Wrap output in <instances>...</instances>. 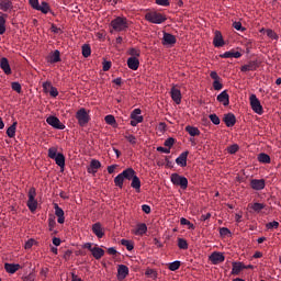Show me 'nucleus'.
<instances>
[{
  "instance_id": "obj_1",
  "label": "nucleus",
  "mask_w": 281,
  "mask_h": 281,
  "mask_svg": "<svg viewBox=\"0 0 281 281\" xmlns=\"http://www.w3.org/2000/svg\"><path fill=\"white\" fill-rule=\"evenodd\" d=\"M48 157L49 159H54L55 164L65 170V155L63 153H58V147H50L48 149Z\"/></svg>"
},
{
  "instance_id": "obj_2",
  "label": "nucleus",
  "mask_w": 281,
  "mask_h": 281,
  "mask_svg": "<svg viewBox=\"0 0 281 281\" xmlns=\"http://www.w3.org/2000/svg\"><path fill=\"white\" fill-rule=\"evenodd\" d=\"M133 175H134L133 168L125 169L123 172L119 173L114 178V186H116V188H124V179H126L127 181H131V179L133 178Z\"/></svg>"
},
{
  "instance_id": "obj_3",
  "label": "nucleus",
  "mask_w": 281,
  "mask_h": 281,
  "mask_svg": "<svg viewBox=\"0 0 281 281\" xmlns=\"http://www.w3.org/2000/svg\"><path fill=\"white\" fill-rule=\"evenodd\" d=\"M111 27L114 32H126V30H128V20L126 18L117 16L111 21Z\"/></svg>"
},
{
  "instance_id": "obj_4",
  "label": "nucleus",
  "mask_w": 281,
  "mask_h": 281,
  "mask_svg": "<svg viewBox=\"0 0 281 281\" xmlns=\"http://www.w3.org/2000/svg\"><path fill=\"white\" fill-rule=\"evenodd\" d=\"M146 21L148 23H154L155 25H161L166 21V15L157 12V11H151L145 14Z\"/></svg>"
},
{
  "instance_id": "obj_5",
  "label": "nucleus",
  "mask_w": 281,
  "mask_h": 281,
  "mask_svg": "<svg viewBox=\"0 0 281 281\" xmlns=\"http://www.w3.org/2000/svg\"><path fill=\"white\" fill-rule=\"evenodd\" d=\"M170 181L172 186H177L178 188H181L182 190L188 189V178L179 175V173H171Z\"/></svg>"
},
{
  "instance_id": "obj_6",
  "label": "nucleus",
  "mask_w": 281,
  "mask_h": 281,
  "mask_svg": "<svg viewBox=\"0 0 281 281\" xmlns=\"http://www.w3.org/2000/svg\"><path fill=\"white\" fill-rule=\"evenodd\" d=\"M29 200H27V207L31 212H36V209L38 207V201H36V189L35 188H31L29 190Z\"/></svg>"
},
{
  "instance_id": "obj_7",
  "label": "nucleus",
  "mask_w": 281,
  "mask_h": 281,
  "mask_svg": "<svg viewBox=\"0 0 281 281\" xmlns=\"http://www.w3.org/2000/svg\"><path fill=\"white\" fill-rule=\"evenodd\" d=\"M249 100H250V106L252 111L257 113V115H262L263 113L262 104L260 103V100L258 99V97H256V94H251L249 97Z\"/></svg>"
},
{
  "instance_id": "obj_8",
  "label": "nucleus",
  "mask_w": 281,
  "mask_h": 281,
  "mask_svg": "<svg viewBox=\"0 0 281 281\" xmlns=\"http://www.w3.org/2000/svg\"><path fill=\"white\" fill-rule=\"evenodd\" d=\"M144 122V116H142V110L135 109L131 113V126H137V124H142Z\"/></svg>"
},
{
  "instance_id": "obj_9",
  "label": "nucleus",
  "mask_w": 281,
  "mask_h": 281,
  "mask_svg": "<svg viewBox=\"0 0 281 281\" xmlns=\"http://www.w3.org/2000/svg\"><path fill=\"white\" fill-rule=\"evenodd\" d=\"M76 119L78 120L80 126H85L86 124H89V114L87 113V110L85 108H81L76 113Z\"/></svg>"
},
{
  "instance_id": "obj_10",
  "label": "nucleus",
  "mask_w": 281,
  "mask_h": 281,
  "mask_svg": "<svg viewBox=\"0 0 281 281\" xmlns=\"http://www.w3.org/2000/svg\"><path fill=\"white\" fill-rule=\"evenodd\" d=\"M46 123L53 128H57V131H65V124H61L60 120L56 116H48Z\"/></svg>"
},
{
  "instance_id": "obj_11",
  "label": "nucleus",
  "mask_w": 281,
  "mask_h": 281,
  "mask_svg": "<svg viewBox=\"0 0 281 281\" xmlns=\"http://www.w3.org/2000/svg\"><path fill=\"white\" fill-rule=\"evenodd\" d=\"M209 260L212 265H221V262H225V255L223 252L214 251L210 257Z\"/></svg>"
},
{
  "instance_id": "obj_12",
  "label": "nucleus",
  "mask_w": 281,
  "mask_h": 281,
  "mask_svg": "<svg viewBox=\"0 0 281 281\" xmlns=\"http://www.w3.org/2000/svg\"><path fill=\"white\" fill-rule=\"evenodd\" d=\"M148 232V226L144 223H138L134 229H132V234L135 236H144Z\"/></svg>"
},
{
  "instance_id": "obj_13",
  "label": "nucleus",
  "mask_w": 281,
  "mask_h": 281,
  "mask_svg": "<svg viewBox=\"0 0 281 281\" xmlns=\"http://www.w3.org/2000/svg\"><path fill=\"white\" fill-rule=\"evenodd\" d=\"M128 276V267L124 265H119L117 267V274L116 278L117 280H126V277Z\"/></svg>"
},
{
  "instance_id": "obj_14",
  "label": "nucleus",
  "mask_w": 281,
  "mask_h": 281,
  "mask_svg": "<svg viewBox=\"0 0 281 281\" xmlns=\"http://www.w3.org/2000/svg\"><path fill=\"white\" fill-rule=\"evenodd\" d=\"M217 102L223 104V106H229V94L227 93V90L222 91L217 95Z\"/></svg>"
},
{
  "instance_id": "obj_15",
  "label": "nucleus",
  "mask_w": 281,
  "mask_h": 281,
  "mask_svg": "<svg viewBox=\"0 0 281 281\" xmlns=\"http://www.w3.org/2000/svg\"><path fill=\"white\" fill-rule=\"evenodd\" d=\"M99 168H102V164L100 162V160L92 159L90 161V166L88 167V172L90 175H95V172H98Z\"/></svg>"
},
{
  "instance_id": "obj_16",
  "label": "nucleus",
  "mask_w": 281,
  "mask_h": 281,
  "mask_svg": "<svg viewBox=\"0 0 281 281\" xmlns=\"http://www.w3.org/2000/svg\"><path fill=\"white\" fill-rule=\"evenodd\" d=\"M92 232L97 236V238H103L104 237V228H102V224H100V222L94 223L92 225Z\"/></svg>"
},
{
  "instance_id": "obj_17",
  "label": "nucleus",
  "mask_w": 281,
  "mask_h": 281,
  "mask_svg": "<svg viewBox=\"0 0 281 281\" xmlns=\"http://www.w3.org/2000/svg\"><path fill=\"white\" fill-rule=\"evenodd\" d=\"M188 155L189 151H183L177 159L176 164L181 168H186L188 166Z\"/></svg>"
},
{
  "instance_id": "obj_18",
  "label": "nucleus",
  "mask_w": 281,
  "mask_h": 281,
  "mask_svg": "<svg viewBox=\"0 0 281 281\" xmlns=\"http://www.w3.org/2000/svg\"><path fill=\"white\" fill-rule=\"evenodd\" d=\"M54 209H55V216L58 217L57 223L63 225V223H65V211H63L60 206H58V204H54Z\"/></svg>"
},
{
  "instance_id": "obj_19",
  "label": "nucleus",
  "mask_w": 281,
  "mask_h": 281,
  "mask_svg": "<svg viewBox=\"0 0 281 281\" xmlns=\"http://www.w3.org/2000/svg\"><path fill=\"white\" fill-rule=\"evenodd\" d=\"M127 67L132 69V71H137V69H139V59L137 57H130L127 59Z\"/></svg>"
},
{
  "instance_id": "obj_20",
  "label": "nucleus",
  "mask_w": 281,
  "mask_h": 281,
  "mask_svg": "<svg viewBox=\"0 0 281 281\" xmlns=\"http://www.w3.org/2000/svg\"><path fill=\"white\" fill-rule=\"evenodd\" d=\"M132 183L131 187L136 190V192H139V190H142V181L139 180V177H137V175H135V170L134 173L131 178Z\"/></svg>"
},
{
  "instance_id": "obj_21",
  "label": "nucleus",
  "mask_w": 281,
  "mask_h": 281,
  "mask_svg": "<svg viewBox=\"0 0 281 281\" xmlns=\"http://www.w3.org/2000/svg\"><path fill=\"white\" fill-rule=\"evenodd\" d=\"M177 43V37L170 33H164L162 45H175Z\"/></svg>"
},
{
  "instance_id": "obj_22",
  "label": "nucleus",
  "mask_w": 281,
  "mask_h": 281,
  "mask_svg": "<svg viewBox=\"0 0 281 281\" xmlns=\"http://www.w3.org/2000/svg\"><path fill=\"white\" fill-rule=\"evenodd\" d=\"M170 95L175 103L181 104V90L173 87L171 88Z\"/></svg>"
},
{
  "instance_id": "obj_23",
  "label": "nucleus",
  "mask_w": 281,
  "mask_h": 281,
  "mask_svg": "<svg viewBox=\"0 0 281 281\" xmlns=\"http://www.w3.org/2000/svg\"><path fill=\"white\" fill-rule=\"evenodd\" d=\"M0 67L7 74V76H10L12 74V69L10 68V63L8 61V58L2 57L0 59Z\"/></svg>"
},
{
  "instance_id": "obj_24",
  "label": "nucleus",
  "mask_w": 281,
  "mask_h": 281,
  "mask_svg": "<svg viewBox=\"0 0 281 281\" xmlns=\"http://www.w3.org/2000/svg\"><path fill=\"white\" fill-rule=\"evenodd\" d=\"M213 45H214V47H223V45H225V41L223 40V35L218 31L215 32V36H214V40H213Z\"/></svg>"
},
{
  "instance_id": "obj_25",
  "label": "nucleus",
  "mask_w": 281,
  "mask_h": 281,
  "mask_svg": "<svg viewBox=\"0 0 281 281\" xmlns=\"http://www.w3.org/2000/svg\"><path fill=\"white\" fill-rule=\"evenodd\" d=\"M252 190H265V180L263 179H254L250 181Z\"/></svg>"
},
{
  "instance_id": "obj_26",
  "label": "nucleus",
  "mask_w": 281,
  "mask_h": 281,
  "mask_svg": "<svg viewBox=\"0 0 281 281\" xmlns=\"http://www.w3.org/2000/svg\"><path fill=\"white\" fill-rule=\"evenodd\" d=\"M4 269L7 273H16L21 269V265L19 263H5Z\"/></svg>"
},
{
  "instance_id": "obj_27",
  "label": "nucleus",
  "mask_w": 281,
  "mask_h": 281,
  "mask_svg": "<svg viewBox=\"0 0 281 281\" xmlns=\"http://www.w3.org/2000/svg\"><path fill=\"white\" fill-rule=\"evenodd\" d=\"M224 122L229 128L236 124V116L233 113H228L224 116Z\"/></svg>"
},
{
  "instance_id": "obj_28",
  "label": "nucleus",
  "mask_w": 281,
  "mask_h": 281,
  "mask_svg": "<svg viewBox=\"0 0 281 281\" xmlns=\"http://www.w3.org/2000/svg\"><path fill=\"white\" fill-rule=\"evenodd\" d=\"M258 69V61H249L241 67V71H256Z\"/></svg>"
},
{
  "instance_id": "obj_29",
  "label": "nucleus",
  "mask_w": 281,
  "mask_h": 281,
  "mask_svg": "<svg viewBox=\"0 0 281 281\" xmlns=\"http://www.w3.org/2000/svg\"><path fill=\"white\" fill-rule=\"evenodd\" d=\"M12 0H0V10L2 12H8V10H12Z\"/></svg>"
},
{
  "instance_id": "obj_30",
  "label": "nucleus",
  "mask_w": 281,
  "mask_h": 281,
  "mask_svg": "<svg viewBox=\"0 0 281 281\" xmlns=\"http://www.w3.org/2000/svg\"><path fill=\"white\" fill-rule=\"evenodd\" d=\"M233 268H232V276H238L240 273V270L243 269V262L240 261H233Z\"/></svg>"
},
{
  "instance_id": "obj_31",
  "label": "nucleus",
  "mask_w": 281,
  "mask_h": 281,
  "mask_svg": "<svg viewBox=\"0 0 281 281\" xmlns=\"http://www.w3.org/2000/svg\"><path fill=\"white\" fill-rule=\"evenodd\" d=\"M91 254L95 260H100V258L104 256V250L100 247H93V249H91Z\"/></svg>"
},
{
  "instance_id": "obj_32",
  "label": "nucleus",
  "mask_w": 281,
  "mask_h": 281,
  "mask_svg": "<svg viewBox=\"0 0 281 281\" xmlns=\"http://www.w3.org/2000/svg\"><path fill=\"white\" fill-rule=\"evenodd\" d=\"M243 54L240 52H225L224 54L220 55L221 58H240Z\"/></svg>"
},
{
  "instance_id": "obj_33",
  "label": "nucleus",
  "mask_w": 281,
  "mask_h": 281,
  "mask_svg": "<svg viewBox=\"0 0 281 281\" xmlns=\"http://www.w3.org/2000/svg\"><path fill=\"white\" fill-rule=\"evenodd\" d=\"M186 131L187 133H189V135H191V137H196V135H201V131L199 130V127L195 126H186Z\"/></svg>"
},
{
  "instance_id": "obj_34",
  "label": "nucleus",
  "mask_w": 281,
  "mask_h": 281,
  "mask_svg": "<svg viewBox=\"0 0 281 281\" xmlns=\"http://www.w3.org/2000/svg\"><path fill=\"white\" fill-rule=\"evenodd\" d=\"M5 21H8V14L2 13L0 15V34H5Z\"/></svg>"
},
{
  "instance_id": "obj_35",
  "label": "nucleus",
  "mask_w": 281,
  "mask_h": 281,
  "mask_svg": "<svg viewBox=\"0 0 281 281\" xmlns=\"http://www.w3.org/2000/svg\"><path fill=\"white\" fill-rule=\"evenodd\" d=\"M49 10V4L46 1L41 2L40 7H37V11L43 14H48Z\"/></svg>"
},
{
  "instance_id": "obj_36",
  "label": "nucleus",
  "mask_w": 281,
  "mask_h": 281,
  "mask_svg": "<svg viewBox=\"0 0 281 281\" xmlns=\"http://www.w3.org/2000/svg\"><path fill=\"white\" fill-rule=\"evenodd\" d=\"M258 161L260 164H271V157L268 154L261 153L258 155Z\"/></svg>"
},
{
  "instance_id": "obj_37",
  "label": "nucleus",
  "mask_w": 281,
  "mask_h": 281,
  "mask_svg": "<svg viewBox=\"0 0 281 281\" xmlns=\"http://www.w3.org/2000/svg\"><path fill=\"white\" fill-rule=\"evenodd\" d=\"M7 135L10 138H12L16 135V122H13V124L8 127Z\"/></svg>"
},
{
  "instance_id": "obj_38",
  "label": "nucleus",
  "mask_w": 281,
  "mask_h": 281,
  "mask_svg": "<svg viewBox=\"0 0 281 281\" xmlns=\"http://www.w3.org/2000/svg\"><path fill=\"white\" fill-rule=\"evenodd\" d=\"M145 276L150 278L151 280H157V270L147 268L145 271Z\"/></svg>"
},
{
  "instance_id": "obj_39",
  "label": "nucleus",
  "mask_w": 281,
  "mask_h": 281,
  "mask_svg": "<svg viewBox=\"0 0 281 281\" xmlns=\"http://www.w3.org/2000/svg\"><path fill=\"white\" fill-rule=\"evenodd\" d=\"M121 245H123V247H126L127 251H133V249H135L133 241H131L128 239H122Z\"/></svg>"
},
{
  "instance_id": "obj_40",
  "label": "nucleus",
  "mask_w": 281,
  "mask_h": 281,
  "mask_svg": "<svg viewBox=\"0 0 281 281\" xmlns=\"http://www.w3.org/2000/svg\"><path fill=\"white\" fill-rule=\"evenodd\" d=\"M49 63H60V52L55 50L50 56H49Z\"/></svg>"
},
{
  "instance_id": "obj_41",
  "label": "nucleus",
  "mask_w": 281,
  "mask_h": 281,
  "mask_svg": "<svg viewBox=\"0 0 281 281\" xmlns=\"http://www.w3.org/2000/svg\"><path fill=\"white\" fill-rule=\"evenodd\" d=\"M82 56L83 58H89V56H91V46H89V44L82 46Z\"/></svg>"
},
{
  "instance_id": "obj_42",
  "label": "nucleus",
  "mask_w": 281,
  "mask_h": 281,
  "mask_svg": "<svg viewBox=\"0 0 281 281\" xmlns=\"http://www.w3.org/2000/svg\"><path fill=\"white\" fill-rule=\"evenodd\" d=\"M180 224L181 225H187L189 229H195L194 224H192L188 218L181 217L180 218Z\"/></svg>"
},
{
  "instance_id": "obj_43",
  "label": "nucleus",
  "mask_w": 281,
  "mask_h": 281,
  "mask_svg": "<svg viewBox=\"0 0 281 281\" xmlns=\"http://www.w3.org/2000/svg\"><path fill=\"white\" fill-rule=\"evenodd\" d=\"M124 137H125V139H126L130 144H132V145L137 144V137H135V135H133V134H125Z\"/></svg>"
},
{
  "instance_id": "obj_44",
  "label": "nucleus",
  "mask_w": 281,
  "mask_h": 281,
  "mask_svg": "<svg viewBox=\"0 0 281 281\" xmlns=\"http://www.w3.org/2000/svg\"><path fill=\"white\" fill-rule=\"evenodd\" d=\"M104 121L106 122V124H110V126H115L116 121H115V116L109 114L104 117Z\"/></svg>"
},
{
  "instance_id": "obj_45",
  "label": "nucleus",
  "mask_w": 281,
  "mask_h": 281,
  "mask_svg": "<svg viewBox=\"0 0 281 281\" xmlns=\"http://www.w3.org/2000/svg\"><path fill=\"white\" fill-rule=\"evenodd\" d=\"M250 207L254 210V212H261V210H265V204L254 203V204H250Z\"/></svg>"
},
{
  "instance_id": "obj_46",
  "label": "nucleus",
  "mask_w": 281,
  "mask_h": 281,
  "mask_svg": "<svg viewBox=\"0 0 281 281\" xmlns=\"http://www.w3.org/2000/svg\"><path fill=\"white\" fill-rule=\"evenodd\" d=\"M178 247L179 249H188V240L178 238Z\"/></svg>"
},
{
  "instance_id": "obj_47",
  "label": "nucleus",
  "mask_w": 281,
  "mask_h": 281,
  "mask_svg": "<svg viewBox=\"0 0 281 281\" xmlns=\"http://www.w3.org/2000/svg\"><path fill=\"white\" fill-rule=\"evenodd\" d=\"M209 119L213 124H215V126H218V124H221V119L216 114L209 115Z\"/></svg>"
},
{
  "instance_id": "obj_48",
  "label": "nucleus",
  "mask_w": 281,
  "mask_h": 281,
  "mask_svg": "<svg viewBox=\"0 0 281 281\" xmlns=\"http://www.w3.org/2000/svg\"><path fill=\"white\" fill-rule=\"evenodd\" d=\"M266 34L269 38H272V41H278V34H276L273 30L271 29L266 30Z\"/></svg>"
},
{
  "instance_id": "obj_49",
  "label": "nucleus",
  "mask_w": 281,
  "mask_h": 281,
  "mask_svg": "<svg viewBox=\"0 0 281 281\" xmlns=\"http://www.w3.org/2000/svg\"><path fill=\"white\" fill-rule=\"evenodd\" d=\"M179 267H181V261H172L169 265V270L170 271H177V269H179Z\"/></svg>"
},
{
  "instance_id": "obj_50",
  "label": "nucleus",
  "mask_w": 281,
  "mask_h": 281,
  "mask_svg": "<svg viewBox=\"0 0 281 281\" xmlns=\"http://www.w3.org/2000/svg\"><path fill=\"white\" fill-rule=\"evenodd\" d=\"M213 89L215 91H221V89H223V83H221V79L213 81Z\"/></svg>"
},
{
  "instance_id": "obj_51",
  "label": "nucleus",
  "mask_w": 281,
  "mask_h": 281,
  "mask_svg": "<svg viewBox=\"0 0 281 281\" xmlns=\"http://www.w3.org/2000/svg\"><path fill=\"white\" fill-rule=\"evenodd\" d=\"M267 229H278L280 227V223L273 221L266 225Z\"/></svg>"
},
{
  "instance_id": "obj_52",
  "label": "nucleus",
  "mask_w": 281,
  "mask_h": 281,
  "mask_svg": "<svg viewBox=\"0 0 281 281\" xmlns=\"http://www.w3.org/2000/svg\"><path fill=\"white\" fill-rule=\"evenodd\" d=\"M42 87H43L45 93H49V91L52 90V88H53L54 86H52V82L46 81V82L43 83Z\"/></svg>"
},
{
  "instance_id": "obj_53",
  "label": "nucleus",
  "mask_w": 281,
  "mask_h": 281,
  "mask_svg": "<svg viewBox=\"0 0 281 281\" xmlns=\"http://www.w3.org/2000/svg\"><path fill=\"white\" fill-rule=\"evenodd\" d=\"M220 235H221V236H232V232H231L229 228H227V227H222V228L220 229Z\"/></svg>"
},
{
  "instance_id": "obj_54",
  "label": "nucleus",
  "mask_w": 281,
  "mask_h": 281,
  "mask_svg": "<svg viewBox=\"0 0 281 281\" xmlns=\"http://www.w3.org/2000/svg\"><path fill=\"white\" fill-rule=\"evenodd\" d=\"M165 146H167V148H172V146H175V138L169 137L165 140Z\"/></svg>"
},
{
  "instance_id": "obj_55",
  "label": "nucleus",
  "mask_w": 281,
  "mask_h": 281,
  "mask_svg": "<svg viewBox=\"0 0 281 281\" xmlns=\"http://www.w3.org/2000/svg\"><path fill=\"white\" fill-rule=\"evenodd\" d=\"M229 155H235V153H238V145H231L228 148H227Z\"/></svg>"
},
{
  "instance_id": "obj_56",
  "label": "nucleus",
  "mask_w": 281,
  "mask_h": 281,
  "mask_svg": "<svg viewBox=\"0 0 281 281\" xmlns=\"http://www.w3.org/2000/svg\"><path fill=\"white\" fill-rule=\"evenodd\" d=\"M29 3L31 5V8H33V10H37L40 8V3L38 0H29Z\"/></svg>"
},
{
  "instance_id": "obj_57",
  "label": "nucleus",
  "mask_w": 281,
  "mask_h": 281,
  "mask_svg": "<svg viewBox=\"0 0 281 281\" xmlns=\"http://www.w3.org/2000/svg\"><path fill=\"white\" fill-rule=\"evenodd\" d=\"M11 87H12L13 91H16V93H21V83L12 82Z\"/></svg>"
},
{
  "instance_id": "obj_58",
  "label": "nucleus",
  "mask_w": 281,
  "mask_h": 281,
  "mask_svg": "<svg viewBox=\"0 0 281 281\" xmlns=\"http://www.w3.org/2000/svg\"><path fill=\"white\" fill-rule=\"evenodd\" d=\"M48 227L49 232H54V228L56 227V221L54 218H48Z\"/></svg>"
},
{
  "instance_id": "obj_59",
  "label": "nucleus",
  "mask_w": 281,
  "mask_h": 281,
  "mask_svg": "<svg viewBox=\"0 0 281 281\" xmlns=\"http://www.w3.org/2000/svg\"><path fill=\"white\" fill-rule=\"evenodd\" d=\"M36 241L34 239H29L27 241H25L24 244V249H30L31 247H34V244Z\"/></svg>"
},
{
  "instance_id": "obj_60",
  "label": "nucleus",
  "mask_w": 281,
  "mask_h": 281,
  "mask_svg": "<svg viewBox=\"0 0 281 281\" xmlns=\"http://www.w3.org/2000/svg\"><path fill=\"white\" fill-rule=\"evenodd\" d=\"M49 95H52V98H57L58 95V89H56V87L53 86V88H50V90L48 91Z\"/></svg>"
},
{
  "instance_id": "obj_61",
  "label": "nucleus",
  "mask_w": 281,
  "mask_h": 281,
  "mask_svg": "<svg viewBox=\"0 0 281 281\" xmlns=\"http://www.w3.org/2000/svg\"><path fill=\"white\" fill-rule=\"evenodd\" d=\"M157 5L168 7L170 5V0H156Z\"/></svg>"
},
{
  "instance_id": "obj_62",
  "label": "nucleus",
  "mask_w": 281,
  "mask_h": 281,
  "mask_svg": "<svg viewBox=\"0 0 281 281\" xmlns=\"http://www.w3.org/2000/svg\"><path fill=\"white\" fill-rule=\"evenodd\" d=\"M130 55L132 56V58H138L139 56V50L135 49V48H132L130 50Z\"/></svg>"
},
{
  "instance_id": "obj_63",
  "label": "nucleus",
  "mask_w": 281,
  "mask_h": 281,
  "mask_svg": "<svg viewBox=\"0 0 281 281\" xmlns=\"http://www.w3.org/2000/svg\"><path fill=\"white\" fill-rule=\"evenodd\" d=\"M142 211H143L145 214H150V205H148V204H143V205H142Z\"/></svg>"
},
{
  "instance_id": "obj_64",
  "label": "nucleus",
  "mask_w": 281,
  "mask_h": 281,
  "mask_svg": "<svg viewBox=\"0 0 281 281\" xmlns=\"http://www.w3.org/2000/svg\"><path fill=\"white\" fill-rule=\"evenodd\" d=\"M111 69V61H103V71H109Z\"/></svg>"
}]
</instances>
